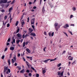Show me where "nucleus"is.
Returning a JSON list of instances; mask_svg holds the SVG:
<instances>
[{
    "instance_id": "f257e3e1",
    "label": "nucleus",
    "mask_w": 77,
    "mask_h": 77,
    "mask_svg": "<svg viewBox=\"0 0 77 77\" xmlns=\"http://www.w3.org/2000/svg\"><path fill=\"white\" fill-rule=\"evenodd\" d=\"M6 74H9L11 72V70L7 67L4 69V72H6Z\"/></svg>"
},
{
    "instance_id": "f03ea898",
    "label": "nucleus",
    "mask_w": 77,
    "mask_h": 77,
    "mask_svg": "<svg viewBox=\"0 0 77 77\" xmlns=\"http://www.w3.org/2000/svg\"><path fill=\"white\" fill-rule=\"evenodd\" d=\"M69 24L68 23H66L64 25L63 27L64 29H66L67 27H69Z\"/></svg>"
},
{
    "instance_id": "7ed1b4c3",
    "label": "nucleus",
    "mask_w": 77,
    "mask_h": 77,
    "mask_svg": "<svg viewBox=\"0 0 77 77\" xmlns=\"http://www.w3.org/2000/svg\"><path fill=\"white\" fill-rule=\"evenodd\" d=\"M34 23H35V18H33L31 20V25L34 24Z\"/></svg>"
},
{
    "instance_id": "20e7f679",
    "label": "nucleus",
    "mask_w": 77,
    "mask_h": 77,
    "mask_svg": "<svg viewBox=\"0 0 77 77\" xmlns=\"http://www.w3.org/2000/svg\"><path fill=\"white\" fill-rule=\"evenodd\" d=\"M7 2H8L7 0H4V1L0 0V3H6Z\"/></svg>"
},
{
    "instance_id": "39448f33",
    "label": "nucleus",
    "mask_w": 77,
    "mask_h": 77,
    "mask_svg": "<svg viewBox=\"0 0 77 77\" xmlns=\"http://www.w3.org/2000/svg\"><path fill=\"white\" fill-rule=\"evenodd\" d=\"M68 59L69 60H72L73 59H74V57H72L71 56H69Z\"/></svg>"
},
{
    "instance_id": "423d86ee",
    "label": "nucleus",
    "mask_w": 77,
    "mask_h": 77,
    "mask_svg": "<svg viewBox=\"0 0 77 77\" xmlns=\"http://www.w3.org/2000/svg\"><path fill=\"white\" fill-rule=\"evenodd\" d=\"M24 24H25V22H24V20H22L21 22V26L23 27V26H24Z\"/></svg>"
},
{
    "instance_id": "0eeeda50",
    "label": "nucleus",
    "mask_w": 77,
    "mask_h": 77,
    "mask_svg": "<svg viewBox=\"0 0 77 77\" xmlns=\"http://www.w3.org/2000/svg\"><path fill=\"white\" fill-rule=\"evenodd\" d=\"M31 36H36V34H35V33L33 32H32V33H31Z\"/></svg>"
},
{
    "instance_id": "6e6552de",
    "label": "nucleus",
    "mask_w": 77,
    "mask_h": 77,
    "mask_svg": "<svg viewBox=\"0 0 77 77\" xmlns=\"http://www.w3.org/2000/svg\"><path fill=\"white\" fill-rule=\"evenodd\" d=\"M12 10H13V7H11L9 8L8 12H11L12 11Z\"/></svg>"
},
{
    "instance_id": "1a4fd4ad",
    "label": "nucleus",
    "mask_w": 77,
    "mask_h": 77,
    "mask_svg": "<svg viewBox=\"0 0 77 77\" xmlns=\"http://www.w3.org/2000/svg\"><path fill=\"white\" fill-rule=\"evenodd\" d=\"M26 58H27L28 59H29L30 60H32V57H26Z\"/></svg>"
},
{
    "instance_id": "9d476101",
    "label": "nucleus",
    "mask_w": 77,
    "mask_h": 77,
    "mask_svg": "<svg viewBox=\"0 0 77 77\" xmlns=\"http://www.w3.org/2000/svg\"><path fill=\"white\" fill-rule=\"evenodd\" d=\"M51 60L50 59L46 60H45L42 61H43V62H45V63H47V62H48V60Z\"/></svg>"
},
{
    "instance_id": "9b49d317",
    "label": "nucleus",
    "mask_w": 77,
    "mask_h": 77,
    "mask_svg": "<svg viewBox=\"0 0 77 77\" xmlns=\"http://www.w3.org/2000/svg\"><path fill=\"white\" fill-rule=\"evenodd\" d=\"M8 62L9 65H11V60H10V59H8Z\"/></svg>"
},
{
    "instance_id": "f8f14e48",
    "label": "nucleus",
    "mask_w": 77,
    "mask_h": 77,
    "mask_svg": "<svg viewBox=\"0 0 77 77\" xmlns=\"http://www.w3.org/2000/svg\"><path fill=\"white\" fill-rule=\"evenodd\" d=\"M42 73L43 74H45V72H46V71L45 69H43V68H42Z\"/></svg>"
},
{
    "instance_id": "ddd939ff",
    "label": "nucleus",
    "mask_w": 77,
    "mask_h": 77,
    "mask_svg": "<svg viewBox=\"0 0 77 77\" xmlns=\"http://www.w3.org/2000/svg\"><path fill=\"white\" fill-rule=\"evenodd\" d=\"M15 39H13V41L11 42V43L12 44V45L14 44V43H15Z\"/></svg>"
},
{
    "instance_id": "4468645a",
    "label": "nucleus",
    "mask_w": 77,
    "mask_h": 77,
    "mask_svg": "<svg viewBox=\"0 0 77 77\" xmlns=\"http://www.w3.org/2000/svg\"><path fill=\"white\" fill-rule=\"evenodd\" d=\"M27 14V13L25 12L23 13V16H22V17L20 19V20H22V19H23V15H26Z\"/></svg>"
},
{
    "instance_id": "2eb2a0df",
    "label": "nucleus",
    "mask_w": 77,
    "mask_h": 77,
    "mask_svg": "<svg viewBox=\"0 0 77 77\" xmlns=\"http://www.w3.org/2000/svg\"><path fill=\"white\" fill-rule=\"evenodd\" d=\"M26 63L28 67H30V66H32L31 65H29V63L27 62V61H26Z\"/></svg>"
},
{
    "instance_id": "dca6fc26",
    "label": "nucleus",
    "mask_w": 77,
    "mask_h": 77,
    "mask_svg": "<svg viewBox=\"0 0 77 77\" xmlns=\"http://www.w3.org/2000/svg\"><path fill=\"white\" fill-rule=\"evenodd\" d=\"M61 65L62 64H61V63H59V64H57V67H60V66H61Z\"/></svg>"
},
{
    "instance_id": "f3484780",
    "label": "nucleus",
    "mask_w": 77,
    "mask_h": 77,
    "mask_svg": "<svg viewBox=\"0 0 77 77\" xmlns=\"http://www.w3.org/2000/svg\"><path fill=\"white\" fill-rule=\"evenodd\" d=\"M29 32H30V33H31V32H33V29H31V28H29Z\"/></svg>"
},
{
    "instance_id": "a211bd4d",
    "label": "nucleus",
    "mask_w": 77,
    "mask_h": 77,
    "mask_svg": "<svg viewBox=\"0 0 77 77\" xmlns=\"http://www.w3.org/2000/svg\"><path fill=\"white\" fill-rule=\"evenodd\" d=\"M72 10L73 11H76V8L75 7H73L72 8Z\"/></svg>"
},
{
    "instance_id": "6ab92c4d",
    "label": "nucleus",
    "mask_w": 77,
    "mask_h": 77,
    "mask_svg": "<svg viewBox=\"0 0 77 77\" xmlns=\"http://www.w3.org/2000/svg\"><path fill=\"white\" fill-rule=\"evenodd\" d=\"M31 68L32 69V70H33V71H35V72H36V69H35V68L32 67H31Z\"/></svg>"
},
{
    "instance_id": "aec40b11",
    "label": "nucleus",
    "mask_w": 77,
    "mask_h": 77,
    "mask_svg": "<svg viewBox=\"0 0 77 77\" xmlns=\"http://www.w3.org/2000/svg\"><path fill=\"white\" fill-rule=\"evenodd\" d=\"M26 50L28 52V53H30V50L29 48H27Z\"/></svg>"
},
{
    "instance_id": "412c9836",
    "label": "nucleus",
    "mask_w": 77,
    "mask_h": 77,
    "mask_svg": "<svg viewBox=\"0 0 77 77\" xmlns=\"http://www.w3.org/2000/svg\"><path fill=\"white\" fill-rule=\"evenodd\" d=\"M20 42V39H18L16 40V42L17 44H19V42Z\"/></svg>"
},
{
    "instance_id": "4be33fe9",
    "label": "nucleus",
    "mask_w": 77,
    "mask_h": 77,
    "mask_svg": "<svg viewBox=\"0 0 77 77\" xmlns=\"http://www.w3.org/2000/svg\"><path fill=\"white\" fill-rule=\"evenodd\" d=\"M58 26V23H54V26L55 27H57Z\"/></svg>"
},
{
    "instance_id": "5701e85b",
    "label": "nucleus",
    "mask_w": 77,
    "mask_h": 77,
    "mask_svg": "<svg viewBox=\"0 0 77 77\" xmlns=\"http://www.w3.org/2000/svg\"><path fill=\"white\" fill-rule=\"evenodd\" d=\"M24 69H23L22 70H21L20 72V73H23L24 72Z\"/></svg>"
},
{
    "instance_id": "b1692460",
    "label": "nucleus",
    "mask_w": 77,
    "mask_h": 77,
    "mask_svg": "<svg viewBox=\"0 0 77 77\" xmlns=\"http://www.w3.org/2000/svg\"><path fill=\"white\" fill-rule=\"evenodd\" d=\"M10 50H14V47H11L10 48Z\"/></svg>"
},
{
    "instance_id": "393cba45",
    "label": "nucleus",
    "mask_w": 77,
    "mask_h": 77,
    "mask_svg": "<svg viewBox=\"0 0 77 77\" xmlns=\"http://www.w3.org/2000/svg\"><path fill=\"white\" fill-rule=\"evenodd\" d=\"M18 21H17L16 22V24H15V25L16 26H18Z\"/></svg>"
},
{
    "instance_id": "a878e982",
    "label": "nucleus",
    "mask_w": 77,
    "mask_h": 77,
    "mask_svg": "<svg viewBox=\"0 0 77 77\" xmlns=\"http://www.w3.org/2000/svg\"><path fill=\"white\" fill-rule=\"evenodd\" d=\"M42 11L43 12H45V8H44V7H43V8Z\"/></svg>"
},
{
    "instance_id": "bb28decb",
    "label": "nucleus",
    "mask_w": 77,
    "mask_h": 77,
    "mask_svg": "<svg viewBox=\"0 0 77 77\" xmlns=\"http://www.w3.org/2000/svg\"><path fill=\"white\" fill-rule=\"evenodd\" d=\"M15 2V0H14L11 3V5H12L13 3H14Z\"/></svg>"
},
{
    "instance_id": "cd10ccee",
    "label": "nucleus",
    "mask_w": 77,
    "mask_h": 77,
    "mask_svg": "<svg viewBox=\"0 0 77 77\" xmlns=\"http://www.w3.org/2000/svg\"><path fill=\"white\" fill-rule=\"evenodd\" d=\"M73 17V15H71L70 17V19H71Z\"/></svg>"
},
{
    "instance_id": "c85d7f7f",
    "label": "nucleus",
    "mask_w": 77,
    "mask_h": 77,
    "mask_svg": "<svg viewBox=\"0 0 77 77\" xmlns=\"http://www.w3.org/2000/svg\"><path fill=\"white\" fill-rule=\"evenodd\" d=\"M55 29L56 31H58V28L56 27H55Z\"/></svg>"
},
{
    "instance_id": "c756f323",
    "label": "nucleus",
    "mask_w": 77,
    "mask_h": 77,
    "mask_svg": "<svg viewBox=\"0 0 77 77\" xmlns=\"http://www.w3.org/2000/svg\"><path fill=\"white\" fill-rule=\"evenodd\" d=\"M19 31H20V29L18 28L16 31L17 33H18V32H19Z\"/></svg>"
},
{
    "instance_id": "7c9ffc66",
    "label": "nucleus",
    "mask_w": 77,
    "mask_h": 77,
    "mask_svg": "<svg viewBox=\"0 0 77 77\" xmlns=\"http://www.w3.org/2000/svg\"><path fill=\"white\" fill-rule=\"evenodd\" d=\"M25 45H26V43L25 42H24L23 43V47H25Z\"/></svg>"
},
{
    "instance_id": "2f4dec72",
    "label": "nucleus",
    "mask_w": 77,
    "mask_h": 77,
    "mask_svg": "<svg viewBox=\"0 0 77 77\" xmlns=\"http://www.w3.org/2000/svg\"><path fill=\"white\" fill-rule=\"evenodd\" d=\"M63 33L64 34V35H66V36L68 37V35H67V34L66 32H63Z\"/></svg>"
},
{
    "instance_id": "473e14b6",
    "label": "nucleus",
    "mask_w": 77,
    "mask_h": 77,
    "mask_svg": "<svg viewBox=\"0 0 77 77\" xmlns=\"http://www.w3.org/2000/svg\"><path fill=\"white\" fill-rule=\"evenodd\" d=\"M5 56L4 55H3L2 57V59H3V60L4 59V58H5Z\"/></svg>"
},
{
    "instance_id": "72a5a7b5",
    "label": "nucleus",
    "mask_w": 77,
    "mask_h": 77,
    "mask_svg": "<svg viewBox=\"0 0 77 77\" xmlns=\"http://www.w3.org/2000/svg\"><path fill=\"white\" fill-rule=\"evenodd\" d=\"M17 35L18 37H19H19H20V36H21V35L20 34H17Z\"/></svg>"
},
{
    "instance_id": "f704fd0d",
    "label": "nucleus",
    "mask_w": 77,
    "mask_h": 77,
    "mask_svg": "<svg viewBox=\"0 0 77 77\" xmlns=\"http://www.w3.org/2000/svg\"><path fill=\"white\" fill-rule=\"evenodd\" d=\"M39 74H38V73H36V77H39Z\"/></svg>"
},
{
    "instance_id": "c9c22d12",
    "label": "nucleus",
    "mask_w": 77,
    "mask_h": 77,
    "mask_svg": "<svg viewBox=\"0 0 77 77\" xmlns=\"http://www.w3.org/2000/svg\"><path fill=\"white\" fill-rule=\"evenodd\" d=\"M11 61H12V63H14V59H12V60H11Z\"/></svg>"
},
{
    "instance_id": "e433bc0d",
    "label": "nucleus",
    "mask_w": 77,
    "mask_h": 77,
    "mask_svg": "<svg viewBox=\"0 0 77 77\" xmlns=\"http://www.w3.org/2000/svg\"><path fill=\"white\" fill-rule=\"evenodd\" d=\"M44 34L45 35H47V32H46L45 31L44 32Z\"/></svg>"
},
{
    "instance_id": "4c0bfd02",
    "label": "nucleus",
    "mask_w": 77,
    "mask_h": 77,
    "mask_svg": "<svg viewBox=\"0 0 77 77\" xmlns=\"http://www.w3.org/2000/svg\"><path fill=\"white\" fill-rule=\"evenodd\" d=\"M70 64H71V62L70 61H69L68 62V66H70Z\"/></svg>"
},
{
    "instance_id": "58836bf2",
    "label": "nucleus",
    "mask_w": 77,
    "mask_h": 77,
    "mask_svg": "<svg viewBox=\"0 0 77 77\" xmlns=\"http://www.w3.org/2000/svg\"><path fill=\"white\" fill-rule=\"evenodd\" d=\"M54 32H53L51 34V36H53V35H54Z\"/></svg>"
},
{
    "instance_id": "ea45409f",
    "label": "nucleus",
    "mask_w": 77,
    "mask_h": 77,
    "mask_svg": "<svg viewBox=\"0 0 77 77\" xmlns=\"http://www.w3.org/2000/svg\"><path fill=\"white\" fill-rule=\"evenodd\" d=\"M8 50V48H6L5 49L4 51H7Z\"/></svg>"
},
{
    "instance_id": "a19ab883",
    "label": "nucleus",
    "mask_w": 77,
    "mask_h": 77,
    "mask_svg": "<svg viewBox=\"0 0 77 77\" xmlns=\"http://www.w3.org/2000/svg\"><path fill=\"white\" fill-rule=\"evenodd\" d=\"M32 27L33 28V29H35V26H34V25H32Z\"/></svg>"
},
{
    "instance_id": "79ce46f5",
    "label": "nucleus",
    "mask_w": 77,
    "mask_h": 77,
    "mask_svg": "<svg viewBox=\"0 0 77 77\" xmlns=\"http://www.w3.org/2000/svg\"><path fill=\"white\" fill-rule=\"evenodd\" d=\"M10 25L9 24V23H8L7 25V27H9Z\"/></svg>"
},
{
    "instance_id": "37998d69",
    "label": "nucleus",
    "mask_w": 77,
    "mask_h": 77,
    "mask_svg": "<svg viewBox=\"0 0 77 77\" xmlns=\"http://www.w3.org/2000/svg\"><path fill=\"white\" fill-rule=\"evenodd\" d=\"M22 60H24V61H26V59H25V58H24V57L22 58Z\"/></svg>"
},
{
    "instance_id": "c03bdc74",
    "label": "nucleus",
    "mask_w": 77,
    "mask_h": 77,
    "mask_svg": "<svg viewBox=\"0 0 77 77\" xmlns=\"http://www.w3.org/2000/svg\"><path fill=\"white\" fill-rule=\"evenodd\" d=\"M69 32L70 33V34L72 35L73 34H72V32L71 31H69Z\"/></svg>"
},
{
    "instance_id": "a18cd8bd",
    "label": "nucleus",
    "mask_w": 77,
    "mask_h": 77,
    "mask_svg": "<svg viewBox=\"0 0 77 77\" xmlns=\"http://www.w3.org/2000/svg\"><path fill=\"white\" fill-rule=\"evenodd\" d=\"M63 72H62L61 73V74H60V75H61V76H62V75H63Z\"/></svg>"
},
{
    "instance_id": "49530a36",
    "label": "nucleus",
    "mask_w": 77,
    "mask_h": 77,
    "mask_svg": "<svg viewBox=\"0 0 77 77\" xmlns=\"http://www.w3.org/2000/svg\"><path fill=\"white\" fill-rule=\"evenodd\" d=\"M11 41V38H9L8 39V42H9Z\"/></svg>"
},
{
    "instance_id": "de8ad7c7",
    "label": "nucleus",
    "mask_w": 77,
    "mask_h": 77,
    "mask_svg": "<svg viewBox=\"0 0 77 77\" xmlns=\"http://www.w3.org/2000/svg\"><path fill=\"white\" fill-rule=\"evenodd\" d=\"M29 76H32V73H30L29 74Z\"/></svg>"
},
{
    "instance_id": "09e8293b",
    "label": "nucleus",
    "mask_w": 77,
    "mask_h": 77,
    "mask_svg": "<svg viewBox=\"0 0 77 77\" xmlns=\"http://www.w3.org/2000/svg\"><path fill=\"white\" fill-rule=\"evenodd\" d=\"M51 33L50 32H49V36H51Z\"/></svg>"
},
{
    "instance_id": "8fccbe9b",
    "label": "nucleus",
    "mask_w": 77,
    "mask_h": 77,
    "mask_svg": "<svg viewBox=\"0 0 77 77\" xmlns=\"http://www.w3.org/2000/svg\"><path fill=\"white\" fill-rule=\"evenodd\" d=\"M71 26H73V27H74V24H71L70 25Z\"/></svg>"
},
{
    "instance_id": "3c124183",
    "label": "nucleus",
    "mask_w": 77,
    "mask_h": 77,
    "mask_svg": "<svg viewBox=\"0 0 77 77\" xmlns=\"http://www.w3.org/2000/svg\"><path fill=\"white\" fill-rule=\"evenodd\" d=\"M20 54H17V56L18 57H20Z\"/></svg>"
},
{
    "instance_id": "603ef678",
    "label": "nucleus",
    "mask_w": 77,
    "mask_h": 77,
    "mask_svg": "<svg viewBox=\"0 0 77 77\" xmlns=\"http://www.w3.org/2000/svg\"><path fill=\"white\" fill-rule=\"evenodd\" d=\"M30 72V71H29V70H28V69L27 70H26L27 72Z\"/></svg>"
},
{
    "instance_id": "864d4df0",
    "label": "nucleus",
    "mask_w": 77,
    "mask_h": 77,
    "mask_svg": "<svg viewBox=\"0 0 77 77\" xmlns=\"http://www.w3.org/2000/svg\"><path fill=\"white\" fill-rule=\"evenodd\" d=\"M8 46L9 45V43L7 42L6 44Z\"/></svg>"
},
{
    "instance_id": "5fc2aeb1",
    "label": "nucleus",
    "mask_w": 77,
    "mask_h": 77,
    "mask_svg": "<svg viewBox=\"0 0 77 77\" xmlns=\"http://www.w3.org/2000/svg\"><path fill=\"white\" fill-rule=\"evenodd\" d=\"M33 9H36V6L34 7H33Z\"/></svg>"
},
{
    "instance_id": "6e6d98bb",
    "label": "nucleus",
    "mask_w": 77,
    "mask_h": 77,
    "mask_svg": "<svg viewBox=\"0 0 77 77\" xmlns=\"http://www.w3.org/2000/svg\"><path fill=\"white\" fill-rule=\"evenodd\" d=\"M60 72H58V75H60Z\"/></svg>"
},
{
    "instance_id": "4d7b16f0",
    "label": "nucleus",
    "mask_w": 77,
    "mask_h": 77,
    "mask_svg": "<svg viewBox=\"0 0 77 77\" xmlns=\"http://www.w3.org/2000/svg\"><path fill=\"white\" fill-rule=\"evenodd\" d=\"M27 20H27V22H28H28H29V17H28V18H27Z\"/></svg>"
},
{
    "instance_id": "13d9d810",
    "label": "nucleus",
    "mask_w": 77,
    "mask_h": 77,
    "mask_svg": "<svg viewBox=\"0 0 77 77\" xmlns=\"http://www.w3.org/2000/svg\"><path fill=\"white\" fill-rule=\"evenodd\" d=\"M29 5H31V4H32V2H29Z\"/></svg>"
},
{
    "instance_id": "bf43d9fd",
    "label": "nucleus",
    "mask_w": 77,
    "mask_h": 77,
    "mask_svg": "<svg viewBox=\"0 0 77 77\" xmlns=\"http://www.w3.org/2000/svg\"><path fill=\"white\" fill-rule=\"evenodd\" d=\"M61 68H62V67H59V68H58V69L59 70H60V69H61Z\"/></svg>"
},
{
    "instance_id": "052dcab7",
    "label": "nucleus",
    "mask_w": 77,
    "mask_h": 77,
    "mask_svg": "<svg viewBox=\"0 0 77 77\" xmlns=\"http://www.w3.org/2000/svg\"><path fill=\"white\" fill-rule=\"evenodd\" d=\"M20 13V11H18L17 12V14H19Z\"/></svg>"
},
{
    "instance_id": "680f3d73",
    "label": "nucleus",
    "mask_w": 77,
    "mask_h": 77,
    "mask_svg": "<svg viewBox=\"0 0 77 77\" xmlns=\"http://www.w3.org/2000/svg\"><path fill=\"white\" fill-rule=\"evenodd\" d=\"M21 69V67H19L18 68V69L19 70H20Z\"/></svg>"
},
{
    "instance_id": "e2e57ef3",
    "label": "nucleus",
    "mask_w": 77,
    "mask_h": 77,
    "mask_svg": "<svg viewBox=\"0 0 77 77\" xmlns=\"http://www.w3.org/2000/svg\"><path fill=\"white\" fill-rule=\"evenodd\" d=\"M54 60H50V62H52V61H54Z\"/></svg>"
},
{
    "instance_id": "0e129e2a",
    "label": "nucleus",
    "mask_w": 77,
    "mask_h": 77,
    "mask_svg": "<svg viewBox=\"0 0 77 77\" xmlns=\"http://www.w3.org/2000/svg\"><path fill=\"white\" fill-rule=\"evenodd\" d=\"M6 18H7V16H5V20H6Z\"/></svg>"
},
{
    "instance_id": "69168bd1",
    "label": "nucleus",
    "mask_w": 77,
    "mask_h": 77,
    "mask_svg": "<svg viewBox=\"0 0 77 77\" xmlns=\"http://www.w3.org/2000/svg\"><path fill=\"white\" fill-rule=\"evenodd\" d=\"M65 52H66V51H63L62 53L63 54H64V53H65Z\"/></svg>"
},
{
    "instance_id": "338daca9",
    "label": "nucleus",
    "mask_w": 77,
    "mask_h": 77,
    "mask_svg": "<svg viewBox=\"0 0 77 77\" xmlns=\"http://www.w3.org/2000/svg\"><path fill=\"white\" fill-rule=\"evenodd\" d=\"M23 38H25V35L24 34L23 35Z\"/></svg>"
},
{
    "instance_id": "774afa93",
    "label": "nucleus",
    "mask_w": 77,
    "mask_h": 77,
    "mask_svg": "<svg viewBox=\"0 0 77 77\" xmlns=\"http://www.w3.org/2000/svg\"><path fill=\"white\" fill-rule=\"evenodd\" d=\"M14 59L15 61L16 60V58L15 57L14 58Z\"/></svg>"
}]
</instances>
